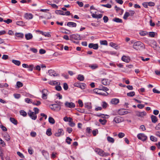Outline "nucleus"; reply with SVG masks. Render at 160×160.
Wrapping results in <instances>:
<instances>
[{
    "label": "nucleus",
    "mask_w": 160,
    "mask_h": 160,
    "mask_svg": "<svg viewBox=\"0 0 160 160\" xmlns=\"http://www.w3.org/2000/svg\"><path fill=\"white\" fill-rule=\"evenodd\" d=\"M133 48L137 50H140L141 48L145 49V47L143 43L139 41L134 42L133 45Z\"/></svg>",
    "instance_id": "nucleus-1"
},
{
    "label": "nucleus",
    "mask_w": 160,
    "mask_h": 160,
    "mask_svg": "<svg viewBox=\"0 0 160 160\" xmlns=\"http://www.w3.org/2000/svg\"><path fill=\"white\" fill-rule=\"evenodd\" d=\"M95 151L99 155L102 157H106L110 155L109 153L105 152L103 151L100 148L95 149Z\"/></svg>",
    "instance_id": "nucleus-2"
},
{
    "label": "nucleus",
    "mask_w": 160,
    "mask_h": 160,
    "mask_svg": "<svg viewBox=\"0 0 160 160\" xmlns=\"http://www.w3.org/2000/svg\"><path fill=\"white\" fill-rule=\"evenodd\" d=\"M70 40H72L73 39L79 40L81 39L80 35L78 34H73L70 35Z\"/></svg>",
    "instance_id": "nucleus-3"
},
{
    "label": "nucleus",
    "mask_w": 160,
    "mask_h": 160,
    "mask_svg": "<svg viewBox=\"0 0 160 160\" xmlns=\"http://www.w3.org/2000/svg\"><path fill=\"white\" fill-rule=\"evenodd\" d=\"M50 107L52 110L56 111H59L61 109L60 106L57 104H52L50 106Z\"/></svg>",
    "instance_id": "nucleus-4"
},
{
    "label": "nucleus",
    "mask_w": 160,
    "mask_h": 160,
    "mask_svg": "<svg viewBox=\"0 0 160 160\" xmlns=\"http://www.w3.org/2000/svg\"><path fill=\"white\" fill-rule=\"evenodd\" d=\"M132 111L130 110H126L125 109H122L118 111V113L120 115H123L128 113H131Z\"/></svg>",
    "instance_id": "nucleus-5"
},
{
    "label": "nucleus",
    "mask_w": 160,
    "mask_h": 160,
    "mask_svg": "<svg viewBox=\"0 0 160 160\" xmlns=\"http://www.w3.org/2000/svg\"><path fill=\"white\" fill-rule=\"evenodd\" d=\"M135 112L136 115L137 116L141 118L143 117L147 114V113L145 111L140 112L138 111H136Z\"/></svg>",
    "instance_id": "nucleus-6"
},
{
    "label": "nucleus",
    "mask_w": 160,
    "mask_h": 160,
    "mask_svg": "<svg viewBox=\"0 0 160 160\" xmlns=\"http://www.w3.org/2000/svg\"><path fill=\"white\" fill-rule=\"evenodd\" d=\"M138 138L142 141H144L147 139V137L143 133H140L137 135Z\"/></svg>",
    "instance_id": "nucleus-7"
},
{
    "label": "nucleus",
    "mask_w": 160,
    "mask_h": 160,
    "mask_svg": "<svg viewBox=\"0 0 160 160\" xmlns=\"http://www.w3.org/2000/svg\"><path fill=\"white\" fill-rule=\"evenodd\" d=\"M65 105L66 107L72 108H74L75 106V104L72 102H66Z\"/></svg>",
    "instance_id": "nucleus-8"
},
{
    "label": "nucleus",
    "mask_w": 160,
    "mask_h": 160,
    "mask_svg": "<svg viewBox=\"0 0 160 160\" xmlns=\"http://www.w3.org/2000/svg\"><path fill=\"white\" fill-rule=\"evenodd\" d=\"M28 114L32 118V119L35 120L37 118V115L34 113L33 112L29 110L28 112Z\"/></svg>",
    "instance_id": "nucleus-9"
},
{
    "label": "nucleus",
    "mask_w": 160,
    "mask_h": 160,
    "mask_svg": "<svg viewBox=\"0 0 160 160\" xmlns=\"http://www.w3.org/2000/svg\"><path fill=\"white\" fill-rule=\"evenodd\" d=\"M64 134L63 130L62 129H58L57 132L55 134V136L56 137H60L61 135Z\"/></svg>",
    "instance_id": "nucleus-10"
},
{
    "label": "nucleus",
    "mask_w": 160,
    "mask_h": 160,
    "mask_svg": "<svg viewBox=\"0 0 160 160\" xmlns=\"http://www.w3.org/2000/svg\"><path fill=\"white\" fill-rule=\"evenodd\" d=\"M150 45L154 50H156L157 47V42L154 40H151L150 42Z\"/></svg>",
    "instance_id": "nucleus-11"
},
{
    "label": "nucleus",
    "mask_w": 160,
    "mask_h": 160,
    "mask_svg": "<svg viewBox=\"0 0 160 160\" xmlns=\"http://www.w3.org/2000/svg\"><path fill=\"white\" fill-rule=\"evenodd\" d=\"M48 72L49 75L51 76L55 77L59 76L58 74L56 73V72L54 70L52 69L49 70Z\"/></svg>",
    "instance_id": "nucleus-12"
},
{
    "label": "nucleus",
    "mask_w": 160,
    "mask_h": 160,
    "mask_svg": "<svg viewBox=\"0 0 160 160\" xmlns=\"http://www.w3.org/2000/svg\"><path fill=\"white\" fill-rule=\"evenodd\" d=\"M88 47L90 48H93L94 49H97L98 48V44H93L90 43L88 45Z\"/></svg>",
    "instance_id": "nucleus-13"
},
{
    "label": "nucleus",
    "mask_w": 160,
    "mask_h": 160,
    "mask_svg": "<svg viewBox=\"0 0 160 160\" xmlns=\"http://www.w3.org/2000/svg\"><path fill=\"white\" fill-rule=\"evenodd\" d=\"M48 92V90L45 89H44L42 91V98L44 99H46L47 98V92Z\"/></svg>",
    "instance_id": "nucleus-14"
},
{
    "label": "nucleus",
    "mask_w": 160,
    "mask_h": 160,
    "mask_svg": "<svg viewBox=\"0 0 160 160\" xmlns=\"http://www.w3.org/2000/svg\"><path fill=\"white\" fill-rule=\"evenodd\" d=\"M114 121L116 123H119L122 121V118L120 117H115L114 119Z\"/></svg>",
    "instance_id": "nucleus-15"
},
{
    "label": "nucleus",
    "mask_w": 160,
    "mask_h": 160,
    "mask_svg": "<svg viewBox=\"0 0 160 160\" xmlns=\"http://www.w3.org/2000/svg\"><path fill=\"white\" fill-rule=\"evenodd\" d=\"M119 102V100L118 99L114 98L111 100V103L112 104L116 105Z\"/></svg>",
    "instance_id": "nucleus-16"
},
{
    "label": "nucleus",
    "mask_w": 160,
    "mask_h": 160,
    "mask_svg": "<svg viewBox=\"0 0 160 160\" xmlns=\"http://www.w3.org/2000/svg\"><path fill=\"white\" fill-rule=\"evenodd\" d=\"M122 60L123 61L127 63L129 62L130 61V59L129 58V57L125 56H123L122 57Z\"/></svg>",
    "instance_id": "nucleus-17"
},
{
    "label": "nucleus",
    "mask_w": 160,
    "mask_h": 160,
    "mask_svg": "<svg viewBox=\"0 0 160 160\" xmlns=\"http://www.w3.org/2000/svg\"><path fill=\"white\" fill-rule=\"evenodd\" d=\"M67 25L69 27H76L77 26V24L72 22H69L67 23Z\"/></svg>",
    "instance_id": "nucleus-18"
},
{
    "label": "nucleus",
    "mask_w": 160,
    "mask_h": 160,
    "mask_svg": "<svg viewBox=\"0 0 160 160\" xmlns=\"http://www.w3.org/2000/svg\"><path fill=\"white\" fill-rule=\"evenodd\" d=\"M33 15L32 14L29 13H26L25 14V18L26 19H31L33 18Z\"/></svg>",
    "instance_id": "nucleus-19"
},
{
    "label": "nucleus",
    "mask_w": 160,
    "mask_h": 160,
    "mask_svg": "<svg viewBox=\"0 0 160 160\" xmlns=\"http://www.w3.org/2000/svg\"><path fill=\"white\" fill-rule=\"evenodd\" d=\"M92 16L93 18H102V14H100L98 15L96 14L93 13L92 15Z\"/></svg>",
    "instance_id": "nucleus-20"
},
{
    "label": "nucleus",
    "mask_w": 160,
    "mask_h": 160,
    "mask_svg": "<svg viewBox=\"0 0 160 160\" xmlns=\"http://www.w3.org/2000/svg\"><path fill=\"white\" fill-rule=\"evenodd\" d=\"M25 37L26 39L27 40H30L32 38V34L30 33L26 34L25 35Z\"/></svg>",
    "instance_id": "nucleus-21"
},
{
    "label": "nucleus",
    "mask_w": 160,
    "mask_h": 160,
    "mask_svg": "<svg viewBox=\"0 0 160 160\" xmlns=\"http://www.w3.org/2000/svg\"><path fill=\"white\" fill-rule=\"evenodd\" d=\"M48 83L52 85H60V82H57L55 81H50L48 82Z\"/></svg>",
    "instance_id": "nucleus-22"
},
{
    "label": "nucleus",
    "mask_w": 160,
    "mask_h": 160,
    "mask_svg": "<svg viewBox=\"0 0 160 160\" xmlns=\"http://www.w3.org/2000/svg\"><path fill=\"white\" fill-rule=\"evenodd\" d=\"M151 118L152 122L154 123H156L158 121L157 117L154 115H152Z\"/></svg>",
    "instance_id": "nucleus-23"
},
{
    "label": "nucleus",
    "mask_w": 160,
    "mask_h": 160,
    "mask_svg": "<svg viewBox=\"0 0 160 160\" xmlns=\"http://www.w3.org/2000/svg\"><path fill=\"white\" fill-rule=\"evenodd\" d=\"M110 45L112 47L115 48L116 49H118L119 48L118 46L115 43L111 42L110 43Z\"/></svg>",
    "instance_id": "nucleus-24"
},
{
    "label": "nucleus",
    "mask_w": 160,
    "mask_h": 160,
    "mask_svg": "<svg viewBox=\"0 0 160 160\" xmlns=\"http://www.w3.org/2000/svg\"><path fill=\"white\" fill-rule=\"evenodd\" d=\"M12 62L14 64L18 66H19L21 64V62L18 60L13 59L12 60Z\"/></svg>",
    "instance_id": "nucleus-25"
},
{
    "label": "nucleus",
    "mask_w": 160,
    "mask_h": 160,
    "mask_svg": "<svg viewBox=\"0 0 160 160\" xmlns=\"http://www.w3.org/2000/svg\"><path fill=\"white\" fill-rule=\"evenodd\" d=\"M77 79L80 81H83L84 78L83 76L81 74H79L78 75Z\"/></svg>",
    "instance_id": "nucleus-26"
},
{
    "label": "nucleus",
    "mask_w": 160,
    "mask_h": 160,
    "mask_svg": "<svg viewBox=\"0 0 160 160\" xmlns=\"http://www.w3.org/2000/svg\"><path fill=\"white\" fill-rule=\"evenodd\" d=\"M107 140L109 142L113 143L114 142V139L110 136L107 137Z\"/></svg>",
    "instance_id": "nucleus-27"
},
{
    "label": "nucleus",
    "mask_w": 160,
    "mask_h": 160,
    "mask_svg": "<svg viewBox=\"0 0 160 160\" xmlns=\"http://www.w3.org/2000/svg\"><path fill=\"white\" fill-rule=\"evenodd\" d=\"M102 83L104 85H107L109 84L108 79H104L102 80Z\"/></svg>",
    "instance_id": "nucleus-28"
},
{
    "label": "nucleus",
    "mask_w": 160,
    "mask_h": 160,
    "mask_svg": "<svg viewBox=\"0 0 160 160\" xmlns=\"http://www.w3.org/2000/svg\"><path fill=\"white\" fill-rule=\"evenodd\" d=\"M42 153L43 156H44L46 158H47L48 157L49 155L47 151L45 150H42Z\"/></svg>",
    "instance_id": "nucleus-29"
},
{
    "label": "nucleus",
    "mask_w": 160,
    "mask_h": 160,
    "mask_svg": "<svg viewBox=\"0 0 160 160\" xmlns=\"http://www.w3.org/2000/svg\"><path fill=\"white\" fill-rule=\"evenodd\" d=\"M10 121L14 124L17 125V121L14 118H10Z\"/></svg>",
    "instance_id": "nucleus-30"
},
{
    "label": "nucleus",
    "mask_w": 160,
    "mask_h": 160,
    "mask_svg": "<svg viewBox=\"0 0 160 160\" xmlns=\"http://www.w3.org/2000/svg\"><path fill=\"white\" fill-rule=\"evenodd\" d=\"M40 32L42 35L44 36L45 37H50L51 36L50 34L49 33L43 32L42 31H40Z\"/></svg>",
    "instance_id": "nucleus-31"
},
{
    "label": "nucleus",
    "mask_w": 160,
    "mask_h": 160,
    "mask_svg": "<svg viewBox=\"0 0 160 160\" xmlns=\"http://www.w3.org/2000/svg\"><path fill=\"white\" fill-rule=\"evenodd\" d=\"M55 13L57 14L64 15V12L60 10H56L55 11Z\"/></svg>",
    "instance_id": "nucleus-32"
},
{
    "label": "nucleus",
    "mask_w": 160,
    "mask_h": 160,
    "mask_svg": "<svg viewBox=\"0 0 160 160\" xmlns=\"http://www.w3.org/2000/svg\"><path fill=\"white\" fill-rule=\"evenodd\" d=\"M113 21L115 22H117L122 23V20L121 19L118 18H115L113 19Z\"/></svg>",
    "instance_id": "nucleus-33"
},
{
    "label": "nucleus",
    "mask_w": 160,
    "mask_h": 160,
    "mask_svg": "<svg viewBox=\"0 0 160 160\" xmlns=\"http://www.w3.org/2000/svg\"><path fill=\"white\" fill-rule=\"evenodd\" d=\"M102 90V89L100 88H95L94 89L93 91V92L99 94V93H100L101 92L100 91Z\"/></svg>",
    "instance_id": "nucleus-34"
},
{
    "label": "nucleus",
    "mask_w": 160,
    "mask_h": 160,
    "mask_svg": "<svg viewBox=\"0 0 160 160\" xmlns=\"http://www.w3.org/2000/svg\"><path fill=\"white\" fill-rule=\"evenodd\" d=\"M48 121L49 122L52 124H53L55 122L54 119L52 117H50L48 118Z\"/></svg>",
    "instance_id": "nucleus-35"
},
{
    "label": "nucleus",
    "mask_w": 160,
    "mask_h": 160,
    "mask_svg": "<svg viewBox=\"0 0 160 160\" xmlns=\"http://www.w3.org/2000/svg\"><path fill=\"white\" fill-rule=\"evenodd\" d=\"M15 35L17 37L22 38L23 37V34L20 33H16Z\"/></svg>",
    "instance_id": "nucleus-36"
},
{
    "label": "nucleus",
    "mask_w": 160,
    "mask_h": 160,
    "mask_svg": "<svg viewBox=\"0 0 160 160\" xmlns=\"http://www.w3.org/2000/svg\"><path fill=\"white\" fill-rule=\"evenodd\" d=\"M46 134L48 136H50L52 134V133L51 132V129L50 128L48 129L47 130Z\"/></svg>",
    "instance_id": "nucleus-37"
},
{
    "label": "nucleus",
    "mask_w": 160,
    "mask_h": 160,
    "mask_svg": "<svg viewBox=\"0 0 160 160\" xmlns=\"http://www.w3.org/2000/svg\"><path fill=\"white\" fill-rule=\"evenodd\" d=\"M99 121L103 125H105L107 122V120L105 119H100Z\"/></svg>",
    "instance_id": "nucleus-38"
},
{
    "label": "nucleus",
    "mask_w": 160,
    "mask_h": 160,
    "mask_svg": "<svg viewBox=\"0 0 160 160\" xmlns=\"http://www.w3.org/2000/svg\"><path fill=\"white\" fill-rule=\"evenodd\" d=\"M89 67L91 68L92 69H95L98 68V65L96 64H94L89 65Z\"/></svg>",
    "instance_id": "nucleus-39"
},
{
    "label": "nucleus",
    "mask_w": 160,
    "mask_h": 160,
    "mask_svg": "<svg viewBox=\"0 0 160 160\" xmlns=\"http://www.w3.org/2000/svg\"><path fill=\"white\" fill-rule=\"evenodd\" d=\"M17 88H18L22 87L23 83L20 82L18 81L17 82Z\"/></svg>",
    "instance_id": "nucleus-40"
},
{
    "label": "nucleus",
    "mask_w": 160,
    "mask_h": 160,
    "mask_svg": "<svg viewBox=\"0 0 160 160\" xmlns=\"http://www.w3.org/2000/svg\"><path fill=\"white\" fill-rule=\"evenodd\" d=\"M135 93L134 92H131L127 93V96L128 97H133L135 95Z\"/></svg>",
    "instance_id": "nucleus-41"
},
{
    "label": "nucleus",
    "mask_w": 160,
    "mask_h": 160,
    "mask_svg": "<svg viewBox=\"0 0 160 160\" xmlns=\"http://www.w3.org/2000/svg\"><path fill=\"white\" fill-rule=\"evenodd\" d=\"M20 113L21 115L23 116V117H25L27 115L26 112L23 110H21L20 111Z\"/></svg>",
    "instance_id": "nucleus-42"
},
{
    "label": "nucleus",
    "mask_w": 160,
    "mask_h": 160,
    "mask_svg": "<svg viewBox=\"0 0 160 160\" xmlns=\"http://www.w3.org/2000/svg\"><path fill=\"white\" fill-rule=\"evenodd\" d=\"M72 139L70 138L69 137H67L66 139V142L68 144H70L71 143V142L72 141Z\"/></svg>",
    "instance_id": "nucleus-43"
},
{
    "label": "nucleus",
    "mask_w": 160,
    "mask_h": 160,
    "mask_svg": "<svg viewBox=\"0 0 160 160\" xmlns=\"http://www.w3.org/2000/svg\"><path fill=\"white\" fill-rule=\"evenodd\" d=\"M25 23L22 21H18L16 22V24L19 26H23L24 25Z\"/></svg>",
    "instance_id": "nucleus-44"
},
{
    "label": "nucleus",
    "mask_w": 160,
    "mask_h": 160,
    "mask_svg": "<svg viewBox=\"0 0 160 160\" xmlns=\"http://www.w3.org/2000/svg\"><path fill=\"white\" fill-rule=\"evenodd\" d=\"M155 34L157 35V34L154 32H150L149 33V36L150 37L153 38L155 37Z\"/></svg>",
    "instance_id": "nucleus-45"
},
{
    "label": "nucleus",
    "mask_w": 160,
    "mask_h": 160,
    "mask_svg": "<svg viewBox=\"0 0 160 160\" xmlns=\"http://www.w3.org/2000/svg\"><path fill=\"white\" fill-rule=\"evenodd\" d=\"M150 139L151 141L153 142H156L158 140L157 138L153 136H150Z\"/></svg>",
    "instance_id": "nucleus-46"
},
{
    "label": "nucleus",
    "mask_w": 160,
    "mask_h": 160,
    "mask_svg": "<svg viewBox=\"0 0 160 160\" xmlns=\"http://www.w3.org/2000/svg\"><path fill=\"white\" fill-rule=\"evenodd\" d=\"M4 137L7 141H8L10 140V137L8 134H6L4 135Z\"/></svg>",
    "instance_id": "nucleus-47"
},
{
    "label": "nucleus",
    "mask_w": 160,
    "mask_h": 160,
    "mask_svg": "<svg viewBox=\"0 0 160 160\" xmlns=\"http://www.w3.org/2000/svg\"><path fill=\"white\" fill-rule=\"evenodd\" d=\"M130 16L129 13L126 12H125L123 16V18L124 19H126L128 17Z\"/></svg>",
    "instance_id": "nucleus-48"
},
{
    "label": "nucleus",
    "mask_w": 160,
    "mask_h": 160,
    "mask_svg": "<svg viewBox=\"0 0 160 160\" xmlns=\"http://www.w3.org/2000/svg\"><path fill=\"white\" fill-rule=\"evenodd\" d=\"M99 88H100L101 89H102V90L105 91H107L109 90V89L106 87L103 86H100Z\"/></svg>",
    "instance_id": "nucleus-49"
},
{
    "label": "nucleus",
    "mask_w": 160,
    "mask_h": 160,
    "mask_svg": "<svg viewBox=\"0 0 160 160\" xmlns=\"http://www.w3.org/2000/svg\"><path fill=\"white\" fill-rule=\"evenodd\" d=\"M30 50L35 53H36L38 52L37 49L34 48H30Z\"/></svg>",
    "instance_id": "nucleus-50"
},
{
    "label": "nucleus",
    "mask_w": 160,
    "mask_h": 160,
    "mask_svg": "<svg viewBox=\"0 0 160 160\" xmlns=\"http://www.w3.org/2000/svg\"><path fill=\"white\" fill-rule=\"evenodd\" d=\"M41 103L40 101H37L36 102H32V104L33 105H35L36 106H38L40 105L41 104Z\"/></svg>",
    "instance_id": "nucleus-51"
},
{
    "label": "nucleus",
    "mask_w": 160,
    "mask_h": 160,
    "mask_svg": "<svg viewBox=\"0 0 160 160\" xmlns=\"http://www.w3.org/2000/svg\"><path fill=\"white\" fill-rule=\"evenodd\" d=\"M101 6L104 7H107L108 8H111L112 7L111 5L109 4H107L105 5L102 4Z\"/></svg>",
    "instance_id": "nucleus-52"
},
{
    "label": "nucleus",
    "mask_w": 160,
    "mask_h": 160,
    "mask_svg": "<svg viewBox=\"0 0 160 160\" xmlns=\"http://www.w3.org/2000/svg\"><path fill=\"white\" fill-rule=\"evenodd\" d=\"M32 99L28 98H27L25 99V102L28 103H32Z\"/></svg>",
    "instance_id": "nucleus-53"
},
{
    "label": "nucleus",
    "mask_w": 160,
    "mask_h": 160,
    "mask_svg": "<svg viewBox=\"0 0 160 160\" xmlns=\"http://www.w3.org/2000/svg\"><path fill=\"white\" fill-rule=\"evenodd\" d=\"M125 136V134L122 132H119L118 134V136L119 138H122L124 137Z\"/></svg>",
    "instance_id": "nucleus-54"
},
{
    "label": "nucleus",
    "mask_w": 160,
    "mask_h": 160,
    "mask_svg": "<svg viewBox=\"0 0 160 160\" xmlns=\"http://www.w3.org/2000/svg\"><path fill=\"white\" fill-rule=\"evenodd\" d=\"M63 88L65 90H67L68 89V86L67 83H64L63 84Z\"/></svg>",
    "instance_id": "nucleus-55"
},
{
    "label": "nucleus",
    "mask_w": 160,
    "mask_h": 160,
    "mask_svg": "<svg viewBox=\"0 0 160 160\" xmlns=\"http://www.w3.org/2000/svg\"><path fill=\"white\" fill-rule=\"evenodd\" d=\"M100 44L102 45H107L108 43L106 40L101 41H100Z\"/></svg>",
    "instance_id": "nucleus-56"
},
{
    "label": "nucleus",
    "mask_w": 160,
    "mask_h": 160,
    "mask_svg": "<svg viewBox=\"0 0 160 160\" xmlns=\"http://www.w3.org/2000/svg\"><path fill=\"white\" fill-rule=\"evenodd\" d=\"M33 110L34 112V113L36 115V114H38L39 112V109L37 108H35L33 109Z\"/></svg>",
    "instance_id": "nucleus-57"
},
{
    "label": "nucleus",
    "mask_w": 160,
    "mask_h": 160,
    "mask_svg": "<svg viewBox=\"0 0 160 160\" xmlns=\"http://www.w3.org/2000/svg\"><path fill=\"white\" fill-rule=\"evenodd\" d=\"M3 22L7 23V24H9L12 22V20L10 19H8L7 20H3Z\"/></svg>",
    "instance_id": "nucleus-58"
},
{
    "label": "nucleus",
    "mask_w": 160,
    "mask_h": 160,
    "mask_svg": "<svg viewBox=\"0 0 160 160\" xmlns=\"http://www.w3.org/2000/svg\"><path fill=\"white\" fill-rule=\"evenodd\" d=\"M103 20H104V22L105 23H106L108 22V18L107 16H104L103 17Z\"/></svg>",
    "instance_id": "nucleus-59"
},
{
    "label": "nucleus",
    "mask_w": 160,
    "mask_h": 160,
    "mask_svg": "<svg viewBox=\"0 0 160 160\" xmlns=\"http://www.w3.org/2000/svg\"><path fill=\"white\" fill-rule=\"evenodd\" d=\"M56 89L58 91H60L62 90V88L61 86L58 85L55 87Z\"/></svg>",
    "instance_id": "nucleus-60"
},
{
    "label": "nucleus",
    "mask_w": 160,
    "mask_h": 160,
    "mask_svg": "<svg viewBox=\"0 0 160 160\" xmlns=\"http://www.w3.org/2000/svg\"><path fill=\"white\" fill-rule=\"evenodd\" d=\"M17 154L19 156H20L21 158H24V155H23L22 154V153H21L20 152H17Z\"/></svg>",
    "instance_id": "nucleus-61"
},
{
    "label": "nucleus",
    "mask_w": 160,
    "mask_h": 160,
    "mask_svg": "<svg viewBox=\"0 0 160 160\" xmlns=\"http://www.w3.org/2000/svg\"><path fill=\"white\" fill-rule=\"evenodd\" d=\"M102 107L103 108H107L108 104L107 103L105 102H102Z\"/></svg>",
    "instance_id": "nucleus-62"
},
{
    "label": "nucleus",
    "mask_w": 160,
    "mask_h": 160,
    "mask_svg": "<svg viewBox=\"0 0 160 160\" xmlns=\"http://www.w3.org/2000/svg\"><path fill=\"white\" fill-rule=\"evenodd\" d=\"M39 53L41 54H43L45 53L46 51L45 50L42 49H41L39 50Z\"/></svg>",
    "instance_id": "nucleus-63"
},
{
    "label": "nucleus",
    "mask_w": 160,
    "mask_h": 160,
    "mask_svg": "<svg viewBox=\"0 0 160 160\" xmlns=\"http://www.w3.org/2000/svg\"><path fill=\"white\" fill-rule=\"evenodd\" d=\"M155 129L156 130H160V123L156 126L155 127Z\"/></svg>",
    "instance_id": "nucleus-64"
}]
</instances>
